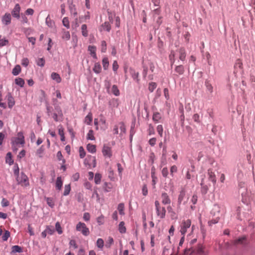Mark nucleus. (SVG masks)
Here are the masks:
<instances>
[{"mask_svg":"<svg viewBox=\"0 0 255 255\" xmlns=\"http://www.w3.org/2000/svg\"><path fill=\"white\" fill-rule=\"evenodd\" d=\"M86 155V152L82 146L80 147L79 148V156L80 158H83Z\"/></svg>","mask_w":255,"mask_h":255,"instance_id":"nucleus-51","label":"nucleus"},{"mask_svg":"<svg viewBox=\"0 0 255 255\" xmlns=\"http://www.w3.org/2000/svg\"><path fill=\"white\" fill-rule=\"evenodd\" d=\"M16 180L18 184L22 187H27L29 185L28 178L23 172H21L20 175L16 177Z\"/></svg>","mask_w":255,"mask_h":255,"instance_id":"nucleus-1","label":"nucleus"},{"mask_svg":"<svg viewBox=\"0 0 255 255\" xmlns=\"http://www.w3.org/2000/svg\"><path fill=\"white\" fill-rule=\"evenodd\" d=\"M185 196V191L184 189H182L179 194L178 198V203L179 205L181 204V202L184 199Z\"/></svg>","mask_w":255,"mask_h":255,"instance_id":"nucleus-20","label":"nucleus"},{"mask_svg":"<svg viewBox=\"0 0 255 255\" xmlns=\"http://www.w3.org/2000/svg\"><path fill=\"white\" fill-rule=\"evenodd\" d=\"M170 174L172 176H173V173H176L177 171V166L176 165H172L170 167Z\"/></svg>","mask_w":255,"mask_h":255,"instance_id":"nucleus-63","label":"nucleus"},{"mask_svg":"<svg viewBox=\"0 0 255 255\" xmlns=\"http://www.w3.org/2000/svg\"><path fill=\"white\" fill-rule=\"evenodd\" d=\"M151 177H152V185L153 186V188H155V185L156 183L157 178L155 176L154 173L153 172V168H152L151 170Z\"/></svg>","mask_w":255,"mask_h":255,"instance_id":"nucleus-53","label":"nucleus"},{"mask_svg":"<svg viewBox=\"0 0 255 255\" xmlns=\"http://www.w3.org/2000/svg\"><path fill=\"white\" fill-rule=\"evenodd\" d=\"M109 104L112 107L117 108L119 106V100L117 99H113L109 102Z\"/></svg>","mask_w":255,"mask_h":255,"instance_id":"nucleus-33","label":"nucleus"},{"mask_svg":"<svg viewBox=\"0 0 255 255\" xmlns=\"http://www.w3.org/2000/svg\"><path fill=\"white\" fill-rule=\"evenodd\" d=\"M103 155L108 158H111L112 156V151L111 147L108 145L105 144L102 149Z\"/></svg>","mask_w":255,"mask_h":255,"instance_id":"nucleus-7","label":"nucleus"},{"mask_svg":"<svg viewBox=\"0 0 255 255\" xmlns=\"http://www.w3.org/2000/svg\"><path fill=\"white\" fill-rule=\"evenodd\" d=\"M58 133H59V134L61 136V141H64L65 140L64 132V128L62 127H60L59 128Z\"/></svg>","mask_w":255,"mask_h":255,"instance_id":"nucleus-43","label":"nucleus"},{"mask_svg":"<svg viewBox=\"0 0 255 255\" xmlns=\"http://www.w3.org/2000/svg\"><path fill=\"white\" fill-rule=\"evenodd\" d=\"M62 23L63 25L66 28H69L70 27L69 21L68 17H64L62 20Z\"/></svg>","mask_w":255,"mask_h":255,"instance_id":"nucleus-48","label":"nucleus"},{"mask_svg":"<svg viewBox=\"0 0 255 255\" xmlns=\"http://www.w3.org/2000/svg\"><path fill=\"white\" fill-rule=\"evenodd\" d=\"M102 64L103 68L105 70H107L109 67V62L107 57H104L102 60Z\"/></svg>","mask_w":255,"mask_h":255,"instance_id":"nucleus-34","label":"nucleus"},{"mask_svg":"<svg viewBox=\"0 0 255 255\" xmlns=\"http://www.w3.org/2000/svg\"><path fill=\"white\" fill-rule=\"evenodd\" d=\"M85 165H88L89 167H95L96 166V160L95 157L89 156H88L84 161Z\"/></svg>","mask_w":255,"mask_h":255,"instance_id":"nucleus-6","label":"nucleus"},{"mask_svg":"<svg viewBox=\"0 0 255 255\" xmlns=\"http://www.w3.org/2000/svg\"><path fill=\"white\" fill-rule=\"evenodd\" d=\"M161 202L164 205H168L171 203V200L168 195L165 193H162L161 195Z\"/></svg>","mask_w":255,"mask_h":255,"instance_id":"nucleus-12","label":"nucleus"},{"mask_svg":"<svg viewBox=\"0 0 255 255\" xmlns=\"http://www.w3.org/2000/svg\"><path fill=\"white\" fill-rule=\"evenodd\" d=\"M191 225V221L190 219L183 220L180 224V232L182 235H185L187 233V230L189 229Z\"/></svg>","mask_w":255,"mask_h":255,"instance_id":"nucleus-4","label":"nucleus"},{"mask_svg":"<svg viewBox=\"0 0 255 255\" xmlns=\"http://www.w3.org/2000/svg\"><path fill=\"white\" fill-rule=\"evenodd\" d=\"M154 203L157 216L160 219L164 218L166 212L165 207H162L158 200H156Z\"/></svg>","mask_w":255,"mask_h":255,"instance_id":"nucleus-2","label":"nucleus"},{"mask_svg":"<svg viewBox=\"0 0 255 255\" xmlns=\"http://www.w3.org/2000/svg\"><path fill=\"white\" fill-rule=\"evenodd\" d=\"M93 71L95 73L97 74H99L101 72L102 67L101 66L99 62H97L95 64L94 66L93 67Z\"/></svg>","mask_w":255,"mask_h":255,"instance_id":"nucleus-23","label":"nucleus"},{"mask_svg":"<svg viewBox=\"0 0 255 255\" xmlns=\"http://www.w3.org/2000/svg\"><path fill=\"white\" fill-rule=\"evenodd\" d=\"M5 161L6 163L11 165L13 163L11 152H9L6 154Z\"/></svg>","mask_w":255,"mask_h":255,"instance_id":"nucleus-25","label":"nucleus"},{"mask_svg":"<svg viewBox=\"0 0 255 255\" xmlns=\"http://www.w3.org/2000/svg\"><path fill=\"white\" fill-rule=\"evenodd\" d=\"M200 185L201 186V192L203 194H206L208 190L209 187L211 186L210 184H206L205 182V180L204 178L202 179Z\"/></svg>","mask_w":255,"mask_h":255,"instance_id":"nucleus-13","label":"nucleus"},{"mask_svg":"<svg viewBox=\"0 0 255 255\" xmlns=\"http://www.w3.org/2000/svg\"><path fill=\"white\" fill-rule=\"evenodd\" d=\"M37 64L41 67L44 66L45 64V60L43 58H39L37 61Z\"/></svg>","mask_w":255,"mask_h":255,"instance_id":"nucleus-62","label":"nucleus"},{"mask_svg":"<svg viewBox=\"0 0 255 255\" xmlns=\"http://www.w3.org/2000/svg\"><path fill=\"white\" fill-rule=\"evenodd\" d=\"M93 120L92 114L91 113H89L85 119V122L87 125H90L91 124V122Z\"/></svg>","mask_w":255,"mask_h":255,"instance_id":"nucleus-30","label":"nucleus"},{"mask_svg":"<svg viewBox=\"0 0 255 255\" xmlns=\"http://www.w3.org/2000/svg\"><path fill=\"white\" fill-rule=\"evenodd\" d=\"M175 71L176 73L180 75H182L184 73L185 70L184 67L183 65H180L176 66L175 68Z\"/></svg>","mask_w":255,"mask_h":255,"instance_id":"nucleus-24","label":"nucleus"},{"mask_svg":"<svg viewBox=\"0 0 255 255\" xmlns=\"http://www.w3.org/2000/svg\"><path fill=\"white\" fill-rule=\"evenodd\" d=\"M124 205L123 204H120L119 205H118V210H119V213L121 214V215H123L124 214Z\"/></svg>","mask_w":255,"mask_h":255,"instance_id":"nucleus-64","label":"nucleus"},{"mask_svg":"<svg viewBox=\"0 0 255 255\" xmlns=\"http://www.w3.org/2000/svg\"><path fill=\"white\" fill-rule=\"evenodd\" d=\"M235 67L236 68H239L240 69L243 68V63L240 59H238L236 60L235 64Z\"/></svg>","mask_w":255,"mask_h":255,"instance_id":"nucleus-50","label":"nucleus"},{"mask_svg":"<svg viewBox=\"0 0 255 255\" xmlns=\"http://www.w3.org/2000/svg\"><path fill=\"white\" fill-rule=\"evenodd\" d=\"M101 51L103 53L106 52L107 50V43L104 40L101 42Z\"/></svg>","mask_w":255,"mask_h":255,"instance_id":"nucleus-52","label":"nucleus"},{"mask_svg":"<svg viewBox=\"0 0 255 255\" xmlns=\"http://www.w3.org/2000/svg\"><path fill=\"white\" fill-rule=\"evenodd\" d=\"M55 229L59 234H61L63 232L61 225L59 222H57L55 224Z\"/></svg>","mask_w":255,"mask_h":255,"instance_id":"nucleus-49","label":"nucleus"},{"mask_svg":"<svg viewBox=\"0 0 255 255\" xmlns=\"http://www.w3.org/2000/svg\"><path fill=\"white\" fill-rule=\"evenodd\" d=\"M148 132L149 135L154 134V128L151 124H149L148 126Z\"/></svg>","mask_w":255,"mask_h":255,"instance_id":"nucleus-61","label":"nucleus"},{"mask_svg":"<svg viewBox=\"0 0 255 255\" xmlns=\"http://www.w3.org/2000/svg\"><path fill=\"white\" fill-rule=\"evenodd\" d=\"M156 87H157V84H156V83H155V82H150V83H149L148 89V90L150 92H153V91L156 88Z\"/></svg>","mask_w":255,"mask_h":255,"instance_id":"nucleus-37","label":"nucleus"},{"mask_svg":"<svg viewBox=\"0 0 255 255\" xmlns=\"http://www.w3.org/2000/svg\"><path fill=\"white\" fill-rule=\"evenodd\" d=\"M102 178V175L100 173H97L95 174L94 181L96 184H99L101 182Z\"/></svg>","mask_w":255,"mask_h":255,"instance_id":"nucleus-36","label":"nucleus"},{"mask_svg":"<svg viewBox=\"0 0 255 255\" xmlns=\"http://www.w3.org/2000/svg\"><path fill=\"white\" fill-rule=\"evenodd\" d=\"M197 252L200 255H206L203 250V247L202 245H199L197 248Z\"/></svg>","mask_w":255,"mask_h":255,"instance_id":"nucleus-41","label":"nucleus"},{"mask_svg":"<svg viewBox=\"0 0 255 255\" xmlns=\"http://www.w3.org/2000/svg\"><path fill=\"white\" fill-rule=\"evenodd\" d=\"M87 149L88 151L91 153H95L96 151V145L92 144H88L87 145Z\"/></svg>","mask_w":255,"mask_h":255,"instance_id":"nucleus-27","label":"nucleus"},{"mask_svg":"<svg viewBox=\"0 0 255 255\" xmlns=\"http://www.w3.org/2000/svg\"><path fill=\"white\" fill-rule=\"evenodd\" d=\"M169 59L171 61V65L173 64L175 62V53L174 51H171L169 56Z\"/></svg>","mask_w":255,"mask_h":255,"instance_id":"nucleus-59","label":"nucleus"},{"mask_svg":"<svg viewBox=\"0 0 255 255\" xmlns=\"http://www.w3.org/2000/svg\"><path fill=\"white\" fill-rule=\"evenodd\" d=\"M11 16L9 13H5L1 18V21L5 25H9L11 22Z\"/></svg>","mask_w":255,"mask_h":255,"instance_id":"nucleus-11","label":"nucleus"},{"mask_svg":"<svg viewBox=\"0 0 255 255\" xmlns=\"http://www.w3.org/2000/svg\"><path fill=\"white\" fill-rule=\"evenodd\" d=\"M20 6L19 4H16L11 11V14L14 17L19 19L20 17Z\"/></svg>","mask_w":255,"mask_h":255,"instance_id":"nucleus-10","label":"nucleus"},{"mask_svg":"<svg viewBox=\"0 0 255 255\" xmlns=\"http://www.w3.org/2000/svg\"><path fill=\"white\" fill-rule=\"evenodd\" d=\"M179 53V59L181 61H184L186 58V52L183 48H180L178 50Z\"/></svg>","mask_w":255,"mask_h":255,"instance_id":"nucleus-17","label":"nucleus"},{"mask_svg":"<svg viewBox=\"0 0 255 255\" xmlns=\"http://www.w3.org/2000/svg\"><path fill=\"white\" fill-rule=\"evenodd\" d=\"M129 72L133 80H135L136 82H138L139 81L138 78L139 73L136 72L134 69L131 68L129 69Z\"/></svg>","mask_w":255,"mask_h":255,"instance_id":"nucleus-16","label":"nucleus"},{"mask_svg":"<svg viewBox=\"0 0 255 255\" xmlns=\"http://www.w3.org/2000/svg\"><path fill=\"white\" fill-rule=\"evenodd\" d=\"M21 72V67L19 65H16L12 69V73L13 75L16 76Z\"/></svg>","mask_w":255,"mask_h":255,"instance_id":"nucleus-29","label":"nucleus"},{"mask_svg":"<svg viewBox=\"0 0 255 255\" xmlns=\"http://www.w3.org/2000/svg\"><path fill=\"white\" fill-rule=\"evenodd\" d=\"M11 140V144H20L22 146H23L25 144L24 137L22 132H18L17 136L12 138Z\"/></svg>","mask_w":255,"mask_h":255,"instance_id":"nucleus-3","label":"nucleus"},{"mask_svg":"<svg viewBox=\"0 0 255 255\" xmlns=\"http://www.w3.org/2000/svg\"><path fill=\"white\" fill-rule=\"evenodd\" d=\"M22 251L21 248L18 246L15 245L12 247V252L13 253H21Z\"/></svg>","mask_w":255,"mask_h":255,"instance_id":"nucleus-46","label":"nucleus"},{"mask_svg":"<svg viewBox=\"0 0 255 255\" xmlns=\"http://www.w3.org/2000/svg\"><path fill=\"white\" fill-rule=\"evenodd\" d=\"M55 112L51 114L50 116H52L55 121L57 122L58 121V116L62 117V112L60 107L57 105L55 106Z\"/></svg>","mask_w":255,"mask_h":255,"instance_id":"nucleus-8","label":"nucleus"},{"mask_svg":"<svg viewBox=\"0 0 255 255\" xmlns=\"http://www.w3.org/2000/svg\"><path fill=\"white\" fill-rule=\"evenodd\" d=\"M161 117L160 113L158 112L154 113L152 116V120L154 122L157 123L161 119Z\"/></svg>","mask_w":255,"mask_h":255,"instance_id":"nucleus-35","label":"nucleus"},{"mask_svg":"<svg viewBox=\"0 0 255 255\" xmlns=\"http://www.w3.org/2000/svg\"><path fill=\"white\" fill-rule=\"evenodd\" d=\"M1 206L3 207H7L9 205V201L5 198H2L1 202Z\"/></svg>","mask_w":255,"mask_h":255,"instance_id":"nucleus-55","label":"nucleus"},{"mask_svg":"<svg viewBox=\"0 0 255 255\" xmlns=\"http://www.w3.org/2000/svg\"><path fill=\"white\" fill-rule=\"evenodd\" d=\"M207 175L208 180L211 181L213 184H215L217 181L216 177L212 169H209L208 170Z\"/></svg>","mask_w":255,"mask_h":255,"instance_id":"nucleus-9","label":"nucleus"},{"mask_svg":"<svg viewBox=\"0 0 255 255\" xmlns=\"http://www.w3.org/2000/svg\"><path fill=\"white\" fill-rule=\"evenodd\" d=\"M81 32L83 36L86 37L88 35V32L87 30V25L85 24H84L82 25L81 26Z\"/></svg>","mask_w":255,"mask_h":255,"instance_id":"nucleus-26","label":"nucleus"},{"mask_svg":"<svg viewBox=\"0 0 255 255\" xmlns=\"http://www.w3.org/2000/svg\"><path fill=\"white\" fill-rule=\"evenodd\" d=\"M112 92L116 96H118L120 95V91L118 89V87L115 85L112 86Z\"/></svg>","mask_w":255,"mask_h":255,"instance_id":"nucleus-39","label":"nucleus"},{"mask_svg":"<svg viewBox=\"0 0 255 255\" xmlns=\"http://www.w3.org/2000/svg\"><path fill=\"white\" fill-rule=\"evenodd\" d=\"M97 221L99 225H103L104 223V216L102 215L100 217H98L97 219Z\"/></svg>","mask_w":255,"mask_h":255,"instance_id":"nucleus-60","label":"nucleus"},{"mask_svg":"<svg viewBox=\"0 0 255 255\" xmlns=\"http://www.w3.org/2000/svg\"><path fill=\"white\" fill-rule=\"evenodd\" d=\"M15 83L16 85L19 86L20 87H23V86L24 85L25 82H24V80L22 78H16L15 79Z\"/></svg>","mask_w":255,"mask_h":255,"instance_id":"nucleus-32","label":"nucleus"},{"mask_svg":"<svg viewBox=\"0 0 255 255\" xmlns=\"http://www.w3.org/2000/svg\"><path fill=\"white\" fill-rule=\"evenodd\" d=\"M7 100L8 106L9 108H12L15 104L14 98L10 93H8L6 96Z\"/></svg>","mask_w":255,"mask_h":255,"instance_id":"nucleus-14","label":"nucleus"},{"mask_svg":"<svg viewBox=\"0 0 255 255\" xmlns=\"http://www.w3.org/2000/svg\"><path fill=\"white\" fill-rule=\"evenodd\" d=\"M163 130V127H162V125H160L157 126V131L160 137L162 136Z\"/></svg>","mask_w":255,"mask_h":255,"instance_id":"nucleus-58","label":"nucleus"},{"mask_svg":"<svg viewBox=\"0 0 255 255\" xmlns=\"http://www.w3.org/2000/svg\"><path fill=\"white\" fill-rule=\"evenodd\" d=\"M196 242H197V239L194 238L188 242V243L187 244V246H189V247H190L191 248H194V245L196 243Z\"/></svg>","mask_w":255,"mask_h":255,"instance_id":"nucleus-57","label":"nucleus"},{"mask_svg":"<svg viewBox=\"0 0 255 255\" xmlns=\"http://www.w3.org/2000/svg\"><path fill=\"white\" fill-rule=\"evenodd\" d=\"M119 230L122 234L125 233L126 232V228L125 226V223L123 221L120 223L119 225Z\"/></svg>","mask_w":255,"mask_h":255,"instance_id":"nucleus-31","label":"nucleus"},{"mask_svg":"<svg viewBox=\"0 0 255 255\" xmlns=\"http://www.w3.org/2000/svg\"><path fill=\"white\" fill-rule=\"evenodd\" d=\"M112 187L110 183L105 182L104 184L103 188L106 192H110Z\"/></svg>","mask_w":255,"mask_h":255,"instance_id":"nucleus-40","label":"nucleus"},{"mask_svg":"<svg viewBox=\"0 0 255 255\" xmlns=\"http://www.w3.org/2000/svg\"><path fill=\"white\" fill-rule=\"evenodd\" d=\"M76 230L81 232L82 234L84 236H88L89 233V230L86 227L85 223L82 222H79L76 226Z\"/></svg>","mask_w":255,"mask_h":255,"instance_id":"nucleus-5","label":"nucleus"},{"mask_svg":"<svg viewBox=\"0 0 255 255\" xmlns=\"http://www.w3.org/2000/svg\"><path fill=\"white\" fill-rule=\"evenodd\" d=\"M87 138L90 140H95V138L94 135V131L92 129L89 130L87 135Z\"/></svg>","mask_w":255,"mask_h":255,"instance_id":"nucleus-38","label":"nucleus"},{"mask_svg":"<svg viewBox=\"0 0 255 255\" xmlns=\"http://www.w3.org/2000/svg\"><path fill=\"white\" fill-rule=\"evenodd\" d=\"M62 39L68 40L70 38V32L68 31H66L64 29L62 31Z\"/></svg>","mask_w":255,"mask_h":255,"instance_id":"nucleus-28","label":"nucleus"},{"mask_svg":"<svg viewBox=\"0 0 255 255\" xmlns=\"http://www.w3.org/2000/svg\"><path fill=\"white\" fill-rule=\"evenodd\" d=\"M111 29V24H110V23L109 22L106 21L101 25L99 30L101 31H107L109 32L110 31Z\"/></svg>","mask_w":255,"mask_h":255,"instance_id":"nucleus-15","label":"nucleus"},{"mask_svg":"<svg viewBox=\"0 0 255 255\" xmlns=\"http://www.w3.org/2000/svg\"><path fill=\"white\" fill-rule=\"evenodd\" d=\"M13 173L14 176L16 177L17 176L20 175L19 174V169L17 164H16L13 166Z\"/></svg>","mask_w":255,"mask_h":255,"instance_id":"nucleus-45","label":"nucleus"},{"mask_svg":"<svg viewBox=\"0 0 255 255\" xmlns=\"http://www.w3.org/2000/svg\"><path fill=\"white\" fill-rule=\"evenodd\" d=\"M71 190V187L70 184L65 185L64 187V191L63 193L64 196L68 195Z\"/></svg>","mask_w":255,"mask_h":255,"instance_id":"nucleus-42","label":"nucleus"},{"mask_svg":"<svg viewBox=\"0 0 255 255\" xmlns=\"http://www.w3.org/2000/svg\"><path fill=\"white\" fill-rule=\"evenodd\" d=\"M195 251V249L187 246V248L184 250V255H191Z\"/></svg>","mask_w":255,"mask_h":255,"instance_id":"nucleus-22","label":"nucleus"},{"mask_svg":"<svg viewBox=\"0 0 255 255\" xmlns=\"http://www.w3.org/2000/svg\"><path fill=\"white\" fill-rule=\"evenodd\" d=\"M104 242L102 239L99 238L97 240L96 245L100 248L102 249L104 247Z\"/></svg>","mask_w":255,"mask_h":255,"instance_id":"nucleus-44","label":"nucleus"},{"mask_svg":"<svg viewBox=\"0 0 255 255\" xmlns=\"http://www.w3.org/2000/svg\"><path fill=\"white\" fill-rule=\"evenodd\" d=\"M10 237V233L8 231H5L4 232V234L2 237V239L3 241H6L7 240L8 238Z\"/></svg>","mask_w":255,"mask_h":255,"instance_id":"nucleus-54","label":"nucleus"},{"mask_svg":"<svg viewBox=\"0 0 255 255\" xmlns=\"http://www.w3.org/2000/svg\"><path fill=\"white\" fill-rule=\"evenodd\" d=\"M220 211V208L218 205H214L212 210V213L214 215H215L216 213H219Z\"/></svg>","mask_w":255,"mask_h":255,"instance_id":"nucleus-47","label":"nucleus"},{"mask_svg":"<svg viewBox=\"0 0 255 255\" xmlns=\"http://www.w3.org/2000/svg\"><path fill=\"white\" fill-rule=\"evenodd\" d=\"M63 185V181L61 177H58L56 181V188L57 190H60Z\"/></svg>","mask_w":255,"mask_h":255,"instance_id":"nucleus-21","label":"nucleus"},{"mask_svg":"<svg viewBox=\"0 0 255 255\" xmlns=\"http://www.w3.org/2000/svg\"><path fill=\"white\" fill-rule=\"evenodd\" d=\"M46 201L47 204L51 208H53L54 206V202L53 199L51 198H47Z\"/></svg>","mask_w":255,"mask_h":255,"instance_id":"nucleus-56","label":"nucleus"},{"mask_svg":"<svg viewBox=\"0 0 255 255\" xmlns=\"http://www.w3.org/2000/svg\"><path fill=\"white\" fill-rule=\"evenodd\" d=\"M88 51L90 52V54L91 56H92L94 59H97L96 55V47L95 46L89 45L88 46Z\"/></svg>","mask_w":255,"mask_h":255,"instance_id":"nucleus-18","label":"nucleus"},{"mask_svg":"<svg viewBox=\"0 0 255 255\" xmlns=\"http://www.w3.org/2000/svg\"><path fill=\"white\" fill-rule=\"evenodd\" d=\"M51 78L52 80L55 81L57 83L61 82V78L59 74L56 72H52L51 74Z\"/></svg>","mask_w":255,"mask_h":255,"instance_id":"nucleus-19","label":"nucleus"}]
</instances>
